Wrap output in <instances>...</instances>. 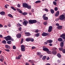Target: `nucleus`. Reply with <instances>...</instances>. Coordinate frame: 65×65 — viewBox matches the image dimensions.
Listing matches in <instances>:
<instances>
[{
    "mask_svg": "<svg viewBox=\"0 0 65 65\" xmlns=\"http://www.w3.org/2000/svg\"><path fill=\"white\" fill-rule=\"evenodd\" d=\"M40 2H41V1H36L35 3L37 4V3H40Z\"/></svg>",
    "mask_w": 65,
    "mask_h": 65,
    "instance_id": "obj_31",
    "label": "nucleus"
},
{
    "mask_svg": "<svg viewBox=\"0 0 65 65\" xmlns=\"http://www.w3.org/2000/svg\"><path fill=\"white\" fill-rule=\"evenodd\" d=\"M47 43V42H45L44 43V44H45V45H46V44H47V43Z\"/></svg>",
    "mask_w": 65,
    "mask_h": 65,
    "instance_id": "obj_54",
    "label": "nucleus"
},
{
    "mask_svg": "<svg viewBox=\"0 0 65 65\" xmlns=\"http://www.w3.org/2000/svg\"><path fill=\"white\" fill-rule=\"evenodd\" d=\"M2 43H4V44H6V41L5 40H4L2 41Z\"/></svg>",
    "mask_w": 65,
    "mask_h": 65,
    "instance_id": "obj_26",
    "label": "nucleus"
},
{
    "mask_svg": "<svg viewBox=\"0 0 65 65\" xmlns=\"http://www.w3.org/2000/svg\"><path fill=\"white\" fill-rule=\"evenodd\" d=\"M3 27V25L0 24V28H2Z\"/></svg>",
    "mask_w": 65,
    "mask_h": 65,
    "instance_id": "obj_50",
    "label": "nucleus"
},
{
    "mask_svg": "<svg viewBox=\"0 0 65 65\" xmlns=\"http://www.w3.org/2000/svg\"><path fill=\"white\" fill-rule=\"evenodd\" d=\"M52 53L53 55H56L57 54V51H52Z\"/></svg>",
    "mask_w": 65,
    "mask_h": 65,
    "instance_id": "obj_17",
    "label": "nucleus"
},
{
    "mask_svg": "<svg viewBox=\"0 0 65 65\" xmlns=\"http://www.w3.org/2000/svg\"><path fill=\"white\" fill-rule=\"evenodd\" d=\"M39 35H40V34H39V33H38L36 34V37H38V36H39Z\"/></svg>",
    "mask_w": 65,
    "mask_h": 65,
    "instance_id": "obj_34",
    "label": "nucleus"
},
{
    "mask_svg": "<svg viewBox=\"0 0 65 65\" xmlns=\"http://www.w3.org/2000/svg\"><path fill=\"white\" fill-rule=\"evenodd\" d=\"M25 36H29L31 35L30 34L29 32H25Z\"/></svg>",
    "mask_w": 65,
    "mask_h": 65,
    "instance_id": "obj_11",
    "label": "nucleus"
},
{
    "mask_svg": "<svg viewBox=\"0 0 65 65\" xmlns=\"http://www.w3.org/2000/svg\"><path fill=\"white\" fill-rule=\"evenodd\" d=\"M7 15L10 18H13V16H12V15L11 14H8Z\"/></svg>",
    "mask_w": 65,
    "mask_h": 65,
    "instance_id": "obj_19",
    "label": "nucleus"
},
{
    "mask_svg": "<svg viewBox=\"0 0 65 65\" xmlns=\"http://www.w3.org/2000/svg\"><path fill=\"white\" fill-rule=\"evenodd\" d=\"M0 13L1 15H3L5 14V12L4 11H2Z\"/></svg>",
    "mask_w": 65,
    "mask_h": 65,
    "instance_id": "obj_18",
    "label": "nucleus"
},
{
    "mask_svg": "<svg viewBox=\"0 0 65 65\" xmlns=\"http://www.w3.org/2000/svg\"><path fill=\"white\" fill-rule=\"evenodd\" d=\"M58 29H59V30H60V29H61L62 28V26H58L57 27Z\"/></svg>",
    "mask_w": 65,
    "mask_h": 65,
    "instance_id": "obj_22",
    "label": "nucleus"
},
{
    "mask_svg": "<svg viewBox=\"0 0 65 65\" xmlns=\"http://www.w3.org/2000/svg\"><path fill=\"white\" fill-rule=\"evenodd\" d=\"M58 41H59L61 42V41H62L63 40V39L61 38H59L58 39Z\"/></svg>",
    "mask_w": 65,
    "mask_h": 65,
    "instance_id": "obj_21",
    "label": "nucleus"
},
{
    "mask_svg": "<svg viewBox=\"0 0 65 65\" xmlns=\"http://www.w3.org/2000/svg\"><path fill=\"white\" fill-rule=\"evenodd\" d=\"M50 11L51 13L52 14L54 13V10L52 9L50 10Z\"/></svg>",
    "mask_w": 65,
    "mask_h": 65,
    "instance_id": "obj_30",
    "label": "nucleus"
},
{
    "mask_svg": "<svg viewBox=\"0 0 65 65\" xmlns=\"http://www.w3.org/2000/svg\"><path fill=\"white\" fill-rule=\"evenodd\" d=\"M26 65H29V64L28 63H25Z\"/></svg>",
    "mask_w": 65,
    "mask_h": 65,
    "instance_id": "obj_63",
    "label": "nucleus"
},
{
    "mask_svg": "<svg viewBox=\"0 0 65 65\" xmlns=\"http://www.w3.org/2000/svg\"><path fill=\"white\" fill-rule=\"evenodd\" d=\"M10 40H11V41H14V40H13V39L11 37V39Z\"/></svg>",
    "mask_w": 65,
    "mask_h": 65,
    "instance_id": "obj_51",
    "label": "nucleus"
},
{
    "mask_svg": "<svg viewBox=\"0 0 65 65\" xmlns=\"http://www.w3.org/2000/svg\"><path fill=\"white\" fill-rule=\"evenodd\" d=\"M19 31H21L22 30V28H21V27H20L19 28Z\"/></svg>",
    "mask_w": 65,
    "mask_h": 65,
    "instance_id": "obj_47",
    "label": "nucleus"
},
{
    "mask_svg": "<svg viewBox=\"0 0 65 65\" xmlns=\"http://www.w3.org/2000/svg\"><path fill=\"white\" fill-rule=\"evenodd\" d=\"M20 13H22V11L21 10H20L19 11Z\"/></svg>",
    "mask_w": 65,
    "mask_h": 65,
    "instance_id": "obj_60",
    "label": "nucleus"
},
{
    "mask_svg": "<svg viewBox=\"0 0 65 65\" xmlns=\"http://www.w3.org/2000/svg\"><path fill=\"white\" fill-rule=\"evenodd\" d=\"M56 25L57 26H59V24L56 23Z\"/></svg>",
    "mask_w": 65,
    "mask_h": 65,
    "instance_id": "obj_57",
    "label": "nucleus"
},
{
    "mask_svg": "<svg viewBox=\"0 0 65 65\" xmlns=\"http://www.w3.org/2000/svg\"><path fill=\"white\" fill-rule=\"evenodd\" d=\"M35 47H34V46H33L32 47L31 49H34L35 48Z\"/></svg>",
    "mask_w": 65,
    "mask_h": 65,
    "instance_id": "obj_55",
    "label": "nucleus"
},
{
    "mask_svg": "<svg viewBox=\"0 0 65 65\" xmlns=\"http://www.w3.org/2000/svg\"><path fill=\"white\" fill-rule=\"evenodd\" d=\"M17 25L18 27H20V26H21V24H20L19 23H18L17 24Z\"/></svg>",
    "mask_w": 65,
    "mask_h": 65,
    "instance_id": "obj_37",
    "label": "nucleus"
},
{
    "mask_svg": "<svg viewBox=\"0 0 65 65\" xmlns=\"http://www.w3.org/2000/svg\"><path fill=\"white\" fill-rule=\"evenodd\" d=\"M17 6L19 8H20V4H18L17 5Z\"/></svg>",
    "mask_w": 65,
    "mask_h": 65,
    "instance_id": "obj_49",
    "label": "nucleus"
},
{
    "mask_svg": "<svg viewBox=\"0 0 65 65\" xmlns=\"http://www.w3.org/2000/svg\"><path fill=\"white\" fill-rule=\"evenodd\" d=\"M21 51L22 52L25 51V46L23 45H22L21 46Z\"/></svg>",
    "mask_w": 65,
    "mask_h": 65,
    "instance_id": "obj_4",
    "label": "nucleus"
},
{
    "mask_svg": "<svg viewBox=\"0 0 65 65\" xmlns=\"http://www.w3.org/2000/svg\"><path fill=\"white\" fill-rule=\"evenodd\" d=\"M22 55H19L18 56V59H20V58H21V57H22Z\"/></svg>",
    "mask_w": 65,
    "mask_h": 65,
    "instance_id": "obj_40",
    "label": "nucleus"
},
{
    "mask_svg": "<svg viewBox=\"0 0 65 65\" xmlns=\"http://www.w3.org/2000/svg\"><path fill=\"white\" fill-rule=\"evenodd\" d=\"M62 53H63V54H65V49H63L62 50Z\"/></svg>",
    "mask_w": 65,
    "mask_h": 65,
    "instance_id": "obj_39",
    "label": "nucleus"
},
{
    "mask_svg": "<svg viewBox=\"0 0 65 65\" xmlns=\"http://www.w3.org/2000/svg\"><path fill=\"white\" fill-rule=\"evenodd\" d=\"M8 27H11V25L10 24H8Z\"/></svg>",
    "mask_w": 65,
    "mask_h": 65,
    "instance_id": "obj_59",
    "label": "nucleus"
},
{
    "mask_svg": "<svg viewBox=\"0 0 65 65\" xmlns=\"http://www.w3.org/2000/svg\"><path fill=\"white\" fill-rule=\"evenodd\" d=\"M28 4L26 3H23L22 6L24 8H27L28 5Z\"/></svg>",
    "mask_w": 65,
    "mask_h": 65,
    "instance_id": "obj_6",
    "label": "nucleus"
},
{
    "mask_svg": "<svg viewBox=\"0 0 65 65\" xmlns=\"http://www.w3.org/2000/svg\"><path fill=\"white\" fill-rule=\"evenodd\" d=\"M43 19L44 20H47L48 18L47 17H45L43 18Z\"/></svg>",
    "mask_w": 65,
    "mask_h": 65,
    "instance_id": "obj_28",
    "label": "nucleus"
},
{
    "mask_svg": "<svg viewBox=\"0 0 65 65\" xmlns=\"http://www.w3.org/2000/svg\"><path fill=\"white\" fill-rule=\"evenodd\" d=\"M50 59V57H48L47 58H46V60H48Z\"/></svg>",
    "mask_w": 65,
    "mask_h": 65,
    "instance_id": "obj_62",
    "label": "nucleus"
},
{
    "mask_svg": "<svg viewBox=\"0 0 65 65\" xmlns=\"http://www.w3.org/2000/svg\"><path fill=\"white\" fill-rule=\"evenodd\" d=\"M0 38H3V36H2V35H0Z\"/></svg>",
    "mask_w": 65,
    "mask_h": 65,
    "instance_id": "obj_58",
    "label": "nucleus"
},
{
    "mask_svg": "<svg viewBox=\"0 0 65 65\" xmlns=\"http://www.w3.org/2000/svg\"><path fill=\"white\" fill-rule=\"evenodd\" d=\"M22 35L20 34H18L16 36L18 38H20L21 37Z\"/></svg>",
    "mask_w": 65,
    "mask_h": 65,
    "instance_id": "obj_10",
    "label": "nucleus"
},
{
    "mask_svg": "<svg viewBox=\"0 0 65 65\" xmlns=\"http://www.w3.org/2000/svg\"><path fill=\"white\" fill-rule=\"evenodd\" d=\"M28 62H31V63H34V61L32 60H29L28 61Z\"/></svg>",
    "mask_w": 65,
    "mask_h": 65,
    "instance_id": "obj_32",
    "label": "nucleus"
},
{
    "mask_svg": "<svg viewBox=\"0 0 65 65\" xmlns=\"http://www.w3.org/2000/svg\"><path fill=\"white\" fill-rule=\"evenodd\" d=\"M43 24L44 25H47V22H44Z\"/></svg>",
    "mask_w": 65,
    "mask_h": 65,
    "instance_id": "obj_42",
    "label": "nucleus"
},
{
    "mask_svg": "<svg viewBox=\"0 0 65 65\" xmlns=\"http://www.w3.org/2000/svg\"><path fill=\"white\" fill-rule=\"evenodd\" d=\"M60 36L62 38H63V37H65V34H63L62 35H60Z\"/></svg>",
    "mask_w": 65,
    "mask_h": 65,
    "instance_id": "obj_14",
    "label": "nucleus"
},
{
    "mask_svg": "<svg viewBox=\"0 0 65 65\" xmlns=\"http://www.w3.org/2000/svg\"><path fill=\"white\" fill-rule=\"evenodd\" d=\"M26 41H30V38H27L26 39Z\"/></svg>",
    "mask_w": 65,
    "mask_h": 65,
    "instance_id": "obj_23",
    "label": "nucleus"
},
{
    "mask_svg": "<svg viewBox=\"0 0 65 65\" xmlns=\"http://www.w3.org/2000/svg\"><path fill=\"white\" fill-rule=\"evenodd\" d=\"M26 8H28L29 9H31V6L30 5H28V6Z\"/></svg>",
    "mask_w": 65,
    "mask_h": 65,
    "instance_id": "obj_24",
    "label": "nucleus"
},
{
    "mask_svg": "<svg viewBox=\"0 0 65 65\" xmlns=\"http://www.w3.org/2000/svg\"><path fill=\"white\" fill-rule=\"evenodd\" d=\"M28 23L29 24H33L34 23H36L37 21L35 20H30L28 21Z\"/></svg>",
    "mask_w": 65,
    "mask_h": 65,
    "instance_id": "obj_2",
    "label": "nucleus"
},
{
    "mask_svg": "<svg viewBox=\"0 0 65 65\" xmlns=\"http://www.w3.org/2000/svg\"><path fill=\"white\" fill-rule=\"evenodd\" d=\"M57 62L58 63H60L61 62V60H57Z\"/></svg>",
    "mask_w": 65,
    "mask_h": 65,
    "instance_id": "obj_53",
    "label": "nucleus"
},
{
    "mask_svg": "<svg viewBox=\"0 0 65 65\" xmlns=\"http://www.w3.org/2000/svg\"><path fill=\"white\" fill-rule=\"evenodd\" d=\"M11 37L10 36H8L7 37H4L3 38L5 39L6 41H8V40H10V39H11Z\"/></svg>",
    "mask_w": 65,
    "mask_h": 65,
    "instance_id": "obj_3",
    "label": "nucleus"
},
{
    "mask_svg": "<svg viewBox=\"0 0 65 65\" xmlns=\"http://www.w3.org/2000/svg\"><path fill=\"white\" fill-rule=\"evenodd\" d=\"M58 8L57 7H55L54 9L55 11H57L58 10Z\"/></svg>",
    "mask_w": 65,
    "mask_h": 65,
    "instance_id": "obj_41",
    "label": "nucleus"
},
{
    "mask_svg": "<svg viewBox=\"0 0 65 65\" xmlns=\"http://www.w3.org/2000/svg\"><path fill=\"white\" fill-rule=\"evenodd\" d=\"M65 13H63L59 17V19L61 21H63L64 20H65Z\"/></svg>",
    "mask_w": 65,
    "mask_h": 65,
    "instance_id": "obj_1",
    "label": "nucleus"
},
{
    "mask_svg": "<svg viewBox=\"0 0 65 65\" xmlns=\"http://www.w3.org/2000/svg\"><path fill=\"white\" fill-rule=\"evenodd\" d=\"M49 34L47 33L46 32H43L42 34V36H46L47 35H48Z\"/></svg>",
    "mask_w": 65,
    "mask_h": 65,
    "instance_id": "obj_8",
    "label": "nucleus"
},
{
    "mask_svg": "<svg viewBox=\"0 0 65 65\" xmlns=\"http://www.w3.org/2000/svg\"><path fill=\"white\" fill-rule=\"evenodd\" d=\"M23 39H22L21 40V43H23Z\"/></svg>",
    "mask_w": 65,
    "mask_h": 65,
    "instance_id": "obj_46",
    "label": "nucleus"
},
{
    "mask_svg": "<svg viewBox=\"0 0 65 65\" xmlns=\"http://www.w3.org/2000/svg\"><path fill=\"white\" fill-rule=\"evenodd\" d=\"M30 41L31 42H33L34 41V39L32 38H30Z\"/></svg>",
    "mask_w": 65,
    "mask_h": 65,
    "instance_id": "obj_33",
    "label": "nucleus"
},
{
    "mask_svg": "<svg viewBox=\"0 0 65 65\" xmlns=\"http://www.w3.org/2000/svg\"><path fill=\"white\" fill-rule=\"evenodd\" d=\"M43 50L44 51H46L47 53H48V54H49L48 53V52H49V50L47 48H44L43 49Z\"/></svg>",
    "mask_w": 65,
    "mask_h": 65,
    "instance_id": "obj_9",
    "label": "nucleus"
},
{
    "mask_svg": "<svg viewBox=\"0 0 65 65\" xmlns=\"http://www.w3.org/2000/svg\"><path fill=\"white\" fill-rule=\"evenodd\" d=\"M13 49H15L16 48V47H15V46H13Z\"/></svg>",
    "mask_w": 65,
    "mask_h": 65,
    "instance_id": "obj_48",
    "label": "nucleus"
},
{
    "mask_svg": "<svg viewBox=\"0 0 65 65\" xmlns=\"http://www.w3.org/2000/svg\"><path fill=\"white\" fill-rule=\"evenodd\" d=\"M56 17H58L59 15V11H57L55 14Z\"/></svg>",
    "mask_w": 65,
    "mask_h": 65,
    "instance_id": "obj_13",
    "label": "nucleus"
},
{
    "mask_svg": "<svg viewBox=\"0 0 65 65\" xmlns=\"http://www.w3.org/2000/svg\"><path fill=\"white\" fill-rule=\"evenodd\" d=\"M11 8L12 9L14 10L15 11L16 10V9H15V8H14V7H11Z\"/></svg>",
    "mask_w": 65,
    "mask_h": 65,
    "instance_id": "obj_36",
    "label": "nucleus"
},
{
    "mask_svg": "<svg viewBox=\"0 0 65 65\" xmlns=\"http://www.w3.org/2000/svg\"><path fill=\"white\" fill-rule=\"evenodd\" d=\"M22 14L24 15H27V13L26 12H23L22 13Z\"/></svg>",
    "mask_w": 65,
    "mask_h": 65,
    "instance_id": "obj_35",
    "label": "nucleus"
},
{
    "mask_svg": "<svg viewBox=\"0 0 65 65\" xmlns=\"http://www.w3.org/2000/svg\"><path fill=\"white\" fill-rule=\"evenodd\" d=\"M46 15V14H44L43 15V18H44V17H45V16Z\"/></svg>",
    "mask_w": 65,
    "mask_h": 65,
    "instance_id": "obj_52",
    "label": "nucleus"
},
{
    "mask_svg": "<svg viewBox=\"0 0 65 65\" xmlns=\"http://www.w3.org/2000/svg\"><path fill=\"white\" fill-rule=\"evenodd\" d=\"M5 46L6 48H8L9 49V48H10V47L9 46L7 45H5Z\"/></svg>",
    "mask_w": 65,
    "mask_h": 65,
    "instance_id": "obj_15",
    "label": "nucleus"
},
{
    "mask_svg": "<svg viewBox=\"0 0 65 65\" xmlns=\"http://www.w3.org/2000/svg\"><path fill=\"white\" fill-rule=\"evenodd\" d=\"M11 43V41H8L7 42V43L9 44H10Z\"/></svg>",
    "mask_w": 65,
    "mask_h": 65,
    "instance_id": "obj_29",
    "label": "nucleus"
},
{
    "mask_svg": "<svg viewBox=\"0 0 65 65\" xmlns=\"http://www.w3.org/2000/svg\"><path fill=\"white\" fill-rule=\"evenodd\" d=\"M46 56H44L42 58V59H43V60H45V59H46Z\"/></svg>",
    "mask_w": 65,
    "mask_h": 65,
    "instance_id": "obj_27",
    "label": "nucleus"
},
{
    "mask_svg": "<svg viewBox=\"0 0 65 65\" xmlns=\"http://www.w3.org/2000/svg\"><path fill=\"white\" fill-rule=\"evenodd\" d=\"M41 52H37V54L38 56H40L41 55Z\"/></svg>",
    "mask_w": 65,
    "mask_h": 65,
    "instance_id": "obj_25",
    "label": "nucleus"
},
{
    "mask_svg": "<svg viewBox=\"0 0 65 65\" xmlns=\"http://www.w3.org/2000/svg\"><path fill=\"white\" fill-rule=\"evenodd\" d=\"M57 56L58 58H60L61 57V55L60 53H58L57 54Z\"/></svg>",
    "mask_w": 65,
    "mask_h": 65,
    "instance_id": "obj_20",
    "label": "nucleus"
},
{
    "mask_svg": "<svg viewBox=\"0 0 65 65\" xmlns=\"http://www.w3.org/2000/svg\"><path fill=\"white\" fill-rule=\"evenodd\" d=\"M5 7L6 8H7V6L6 5H5Z\"/></svg>",
    "mask_w": 65,
    "mask_h": 65,
    "instance_id": "obj_64",
    "label": "nucleus"
},
{
    "mask_svg": "<svg viewBox=\"0 0 65 65\" xmlns=\"http://www.w3.org/2000/svg\"><path fill=\"white\" fill-rule=\"evenodd\" d=\"M39 30H38V29H37L35 31L36 33H38L39 32Z\"/></svg>",
    "mask_w": 65,
    "mask_h": 65,
    "instance_id": "obj_43",
    "label": "nucleus"
},
{
    "mask_svg": "<svg viewBox=\"0 0 65 65\" xmlns=\"http://www.w3.org/2000/svg\"><path fill=\"white\" fill-rule=\"evenodd\" d=\"M52 26H50L49 27L48 32H51L52 31Z\"/></svg>",
    "mask_w": 65,
    "mask_h": 65,
    "instance_id": "obj_7",
    "label": "nucleus"
},
{
    "mask_svg": "<svg viewBox=\"0 0 65 65\" xmlns=\"http://www.w3.org/2000/svg\"><path fill=\"white\" fill-rule=\"evenodd\" d=\"M5 50L7 52H9V50L8 49H5Z\"/></svg>",
    "mask_w": 65,
    "mask_h": 65,
    "instance_id": "obj_61",
    "label": "nucleus"
},
{
    "mask_svg": "<svg viewBox=\"0 0 65 65\" xmlns=\"http://www.w3.org/2000/svg\"><path fill=\"white\" fill-rule=\"evenodd\" d=\"M53 3L54 4V5H56L57 4V3H56V2L55 1L53 2Z\"/></svg>",
    "mask_w": 65,
    "mask_h": 65,
    "instance_id": "obj_44",
    "label": "nucleus"
},
{
    "mask_svg": "<svg viewBox=\"0 0 65 65\" xmlns=\"http://www.w3.org/2000/svg\"><path fill=\"white\" fill-rule=\"evenodd\" d=\"M46 41L47 42V43H52V42H53V40H47Z\"/></svg>",
    "mask_w": 65,
    "mask_h": 65,
    "instance_id": "obj_12",
    "label": "nucleus"
},
{
    "mask_svg": "<svg viewBox=\"0 0 65 65\" xmlns=\"http://www.w3.org/2000/svg\"><path fill=\"white\" fill-rule=\"evenodd\" d=\"M59 51H62L63 50V48H59Z\"/></svg>",
    "mask_w": 65,
    "mask_h": 65,
    "instance_id": "obj_45",
    "label": "nucleus"
},
{
    "mask_svg": "<svg viewBox=\"0 0 65 65\" xmlns=\"http://www.w3.org/2000/svg\"><path fill=\"white\" fill-rule=\"evenodd\" d=\"M63 46H64V43L63 42H61V43H60V46L61 47H63Z\"/></svg>",
    "mask_w": 65,
    "mask_h": 65,
    "instance_id": "obj_16",
    "label": "nucleus"
},
{
    "mask_svg": "<svg viewBox=\"0 0 65 65\" xmlns=\"http://www.w3.org/2000/svg\"><path fill=\"white\" fill-rule=\"evenodd\" d=\"M43 10H45L46 11V12H48V10L47 9H43Z\"/></svg>",
    "mask_w": 65,
    "mask_h": 65,
    "instance_id": "obj_38",
    "label": "nucleus"
},
{
    "mask_svg": "<svg viewBox=\"0 0 65 65\" xmlns=\"http://www.w3.org/2000/svg\"><path fill=\"white\" fill-rule=\"evenodd\" d=\"M29 23L28 21L27 20H25L22 22V24L24 26H27V24Z\"/></svg>",
    "mask_w": 65,
    "mask_h": 65,
    "instance_id": "obj_5",
    "label": "nucleus"
},
{
    "mask_svg": "<svg viewBox=\"0 0 65 65\" xmlns=\"http://www.w3.org/2000/svg\"><path fill=\"white\" fill-rule=\"evenodd\" d=\"M31 11L32 12H34V10L33 9H32L31 10Z\"/></svg>",
    "mask_w": 65,
    "mask_h": 65,
    "instance_id": "obj_56",
    "label": "nucleus"
}]
</instances>
